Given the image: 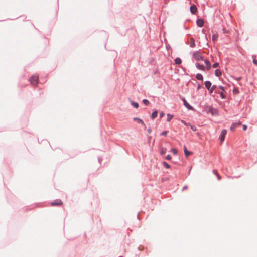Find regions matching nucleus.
I'll return each instance as SVG.
<instances>
[{
  "label": "nucleus",
  "mask_w": 257,
  "mask_h": 257,
  "mask_svg": "<svg viewBox=\"0 0 257 257\" xmlns=\"http://www.w3.org/2000/svg\"><path fill=\"white\" fill-rule=\"evenodd\" d=\"M193 58L196 61L203 60V56L198 51L194 52L193 53Z\"/></svg>",
  "instance_id": "obj_1"
},
{
  "label": "nucleus",
  "mask_w": 257,
  "mask_h": 257,
  "mask_svg": "<svg viewBox=\"0 0 257 257\" xmlns=\"http://www.w3.org/2000/svg\"><path fill=\"white\" fill-rule=\"evenodd\" d=\"M30 81L32 85H37L38 83V76L33 75L30 78Z\"/></svg>",
  "instance_id": "obj_2"
},
{
  "label": "nucleus",
  "mask_w": 257,
  "mask_h": 257,
  "mask_svg": "<svg viewBox=\"0 0 257 257\" xmlns=\"http://www.w3.org/2000/svg\"><path fill=\"white\" fill-rule=\"evenodd\" d=\"M227 131L226 130H223L221 131V135L220 136V140L221 143H222L225 139V135H226Z\"/></svg>",
  "instance_id": "obj_3"
},
{
  "label": "nucleus",
  "mask_w": 257,
  "mask_h": 257,
  "mask_svg": "<svg viewBox=\"0 0 257 257\" xmlns=\"http://www.w3.org/2000/svg\"><path fill=\"white\" fill-rule=\"evenodd\" d=\"M62 204H63V202L60 199L56 200L51 203V205L52 206H55V205L59 206V205H62Z\"/></svg>",
  "instance_id": "obj_4"
},
{
  "label": "nucleus",
  "mask_w": 257,
  "mask_h": 257,
  "mask_svg": "<svg viewBox=\"0 0 257 257\" xmlns=\"http://www.w3.org/2000/svg\"><path fill=\"white\" fill-rule=\"evenodd\" d=\"M241 124V122L239 121L238 123H233L231 126L230 129L231 130L234 131L236 127L240 125Z\"/></svg>",
  "instance_id": "obj_5"
},
{
  "label": "nucleus",
  "mask_w": 257,
  "mask_h": 257,
  "mask_svg": "<svg viewBox=\"0 0 257 257\" xmlns=\"http://www.w3.org/2000/svg\"><path fill=\"white\" fill-rule=\"evenodd\" d=\"M183 101V103H184V105L189 110H193V108L188 103V102L186 101V100L183 98L182 99Z\"/></svg>",
  "instance_id": "obj_6"
},
{
  "label": "nucleus",
  "mask_w": 257,
  "mask_h": 257,
  "mask_svg": "<svg viewBox=\"0 0 257 257\" xmlns=\"http://www.w3.org/2000/svg\"><path fill=\"white\" fill-rule=\"evenodd\" d=\"M197 10V7L195 5H193L190 7V11L192 14H195L196 13Z\"/></svg>",
  "instance_id": "obj_7"
},
{
  "label": "nucleus",
  "mask_w": 257,
  "mask_h": 257,
  "mask_svg": "<svg viewBox=\"0 0 257 257\" xmlns=\"http://www.w3.org/2000/svg\"><path fill=\"white\" fill-rule=\"evenodd\" d=\"M196 23L198 26L201 27L204 25V21L202 19H199L197 20Z\"/></svg>",
  "instance_id": "obj_8"
},
{
  "label": "nucleus",
  "mask_w": 257,
  "mask_h": 257,
  "mask_svg": "<svg viewBox=\"0 0 257 257\" xmlns=\"http://www.w3.org/2000/svg\"><path fill=\"white\" fill-rule=\"evenodd\" d=\"M205 87L209 90L211 86V83L209 81H206L204 83Z\"/></svg>",
  "instance_id": "obj_9"
},
{
  "label": "nucleus",
  "mask_w": 257,
  "mask_h": 257,
  "mask_svg": "<svg viewBox=\"0 0 257 257\" xmlns=\"http://www.w3.org/2000/svg\"><path fill=\"white\" fill-rule=\"evenodd\" d=\"M204 62L206 65L207 70H209L211 68V63L208 60H205Z\"/></svg>",
  "instance_id": "obj_10"
},
{
  "label": "nucleus",
  "mask_w": 257,
  "mask_h": 257,
  "mask_svg": "<svg viewBox=\"0 0 257 257\" xmlns=\"http://www.w3.org/2000/svg\"><path fill=\"white\" fill-rule=\"evenodd\" d=\"M184 151L185 153V156L187 157L190 155L192 154V153L190 151H188L186 148V146L184 147Z\"/></svg>",
  "instance_id": "obj_11"
},
{
  "label": "nucleus",
  "mask_w": 257,
  "mask_h": 257,
  "mask_svg": "<svg viewBox=\"0 0 257 257\" xmlns=\"http://www.w3.org/2000/svg\"><path fill=\"white\" fill-rule=\"evenodd\" d=\"M190 46L192 48H193L195 46V40L192 38L190 39Z\"/></svg>",
  "instance_id": "obj_12"
},
{
  "label": "nucleus",
  "mask_w": 257,
  "mask_h": 257,
  "mask_svg": "<svg viewBox=\"0 0 257 257\" xmlns=\"http://www.w3.org/2000/svg\"><path fill=\"white\" fill-rule=\"evenodd\" d=\"M196 66L198 69H199L200 70H204V66L202 65L199 64V63H196Z\"/></svg>",
  "instance_id": "obj_13"
},
{
  "label": "nucleus",
  "mask_w": 257,
  "mask_h": 257,
  "mask_svg": "<svg viewBox=\"0 0 257 257\" xmlns=\"http://www.w3.org/2000/svg\"><path fill=\"white\" fill-rule=\"evenodd\" d=\"M133 119L135 121H137V122L139 123H141V124H142L143 125H145L142 119H140V118H137V117H135V118H134Z\"/></svg>",
  "instance_id": "obj_14"
},
{
  "label": "nucleus",
  "mask_w": 257,
  "mask_h": 257,
  "mask_svg": "<svg viewBox=\"0 0 257 257\" xmlns=\"http://www.w3.org/2000/svg\"><path fill=\"white\" fill-rule=\"evenodd\" d=\"M196 79L202 81L203 79V76L202 75V74H199V73H198V74H197L196 75Z\"/></svg>",
  "instance_id": "obj_15"
},
{
  "label": "nucleus",
  "mask_w": 257,
  "mask_h": 257,
  "mask_svg": "<svg viewBox=\"0 0 257 257\" xmlns=\"http://www.w3.org/2000/svg\"><path fill=\"white\" fill-rule=\"evenodd\" d=\"M221 74L222 73L221 71L219 69H216L215 71V75L217 77L220 76L221 75Z\"/></svg>",
  "instance_id": "obj_16"
},
{
  "label": "nucleus",
  "mask_w": 257,
  "mask_h": 257,
  "mask_svg": "<svg viewBox=\"0 0 257 257\" xmlns=\"http://www.w3.org/2000/svg\"><path fill=\"white\" fill-rule=\"evenodd\" d=\"M218 35L217 33L214 34L212 36V40L214 42H215L218 39Z\"/></svg>",
  "instance_id": "obj_17"
},
{
  "label": "nucleus",
  "mask_w": 257,
  "mask_h": 257,
  "mask_svg": "<svg viewBox=\"0 0 257 257\" xmlns=\"http://www.w3.org/2000/svg\"><path fill=\"white\" fill-rule=\"evenodd\" d=\"M181 60L180 58H176L175 59V63L176 64H180L181 63Z\"/></svg>",
  "instance_id": "obj_18"
},
{
  "label": "nucleus",
  "mask_w": 257,
  "mask_h": 257,
  "mask_svg": "<svg viewBox=\"0 0 257 257\" xmlns=\"http://www.w3.org/2000/svg\"><path fill=\"white\" fill-rule=\"evenodd\" d=\"M157 115H158V112L157 110L153 112L152 114V119H154L155 118H156L157 116Z\"/></svg>",
  "instance_id": "obj_19"
},
{
  "label": "nucleus",
  "mask_w": 257,
  "mask_h": 257,
  "mask_svg": "<svg viewBox=\"0 0 257 257\" xmlns=\"http://www.w3.org/2000/svg\"><path fill=\"white\" fill-rule=\"evenodd\" d=\"M167 121H170L173 118V115H171L170 114H168L167 115Z\"/></svg>",
  "instance_id": "obj_20"
},
{
  "label": "nucleus",
  "mask_w": 257,
  "mask_h": 257,
  "mask_svg": "<svg viewBox=\"0 0 257 257\" xmlns=\"http://www.w3.org/2000/svg\"><path fill=\"white\" fill-rule=\"evenodd\" d=\"M166 151H167L166 148L163 147V148H162V149L161 150L160 154L161 155H164V154L166 153Z\"/></svg>",
  "instance_id": "obj_21"
},
{
  "label": "nucleus",
  "mask_w": 257,
  "mask_h": 257,
  "mask_svg": "<svg viewBox=\"0 0 257 257\" xmlns=\"http://www.w3.org/2000/svg\"><path fill=\"white\" fill-rule=\"evenodd\" d=\"M210 112H211V113H212V115H216V114H217V111L216 109H212L210 110Z\"/></svg>",
  "instance_id": "obj_22"
},
{
  "label": "nucleus",
  "mask_w": 257,
  "mask_h": 257,
  "mask_svg": "<svg viewBox=\"0 0 257 257\" xmlns=\"http://www.w3.org/2000/svg\"><path fill=\"white\" fill-rule=\"evenodd\" d=\"M216 85H213L212 87H210V90H209L210 93H212L213 92V91L216 89Z\"/></svg>",
  "instance_id": "obj_23"
},
{
  "label": "nucleus",
  "mask_w": 257,
  "mask_h": 257,
  "mask_svg": "<svg viewBox=\"0 0 257 257\" xmlns=\"http://www.w3.org/2000/svg\"><path fill=\"white\" fill-rule=\"evenodd\" d=\"M132 105L136 108H138V107H139V104L138 103H136V102H132L131 103Z\"/></svg>",
  "instance_id": "obj_24"
},
{
  "label": "nucleus",
  "mask_w": 257,
  "mask_h": 257,
  "mask_svg": "<svg viewBox=\"0 0 257 257\" xmlns=\"http://www.w3.org/2000/svg\"><path fill=\"white\" fill-rule=\"evenodd\" d=\"M163 164L164 166L166 168H170V166L167 163H166V162H164L163 163Z\"/></svg>",
  "instance_id": "obj_25"
},
{
  "label": "nucleus",
  "mask_w": 257,
  "mask_h": 257,
  "mask_svg": "<svg viewBox=\"0 0 257 257\" xmlns=\"http://www.w3.org/2000/svg\"><path fill=\"white\" fill-rule=\"evenodd\" d=\"M171 152L174 155H176L177 153V150L175 148H173L171 149Z\"/></svg>",
  "instance_id": "obj_26"
},
{
  "label": "nucleus",
  "mask_w": 257,
  "mask_h": 257,
  "mask_svg": "<svg viewBox=\"0 0 257 257\" xmlns=\"http://www.w3.org/2000/svg\"><path fill=\"white\" fill-rule=\"evenodd\" d=\"M143 102L144 103V104H145L146 105H148L149 104V101L147 99H144L143 100Z\"/></svg>",
  "instance_id": "obj_27"
},
{
  "label": "nucleus",
  "mask_w": 257,
  "mask_h": 257,
  "mask_svg": "<svg viewBox=\"0 0 257 257\" xmlns=\"http://www.w3.org/2000/svg\"><path fill=\"white\" fill-rule=\"evenodd\" d=\"M212 66L214 68H216L219 66V64L218 63H215Z\"/></svg>",
  "instance_id": "obj_28"
},
{
  "label": "nucleus",
  "mask_w": 257,
  "mask_h": 257,
  "mask_svg": "<svg viewBox=\"0 0 257 257\" xmlns=\"http://www.w3.org/2000/svg\"><path fill=\"white\" fill-rule=\"evenodd\" d=\"M233 93L235 94L238 93V90L237 89L235 88L233 90Z\"/></svg>",
  "instance_id": "obj_29"
},
{
  "label": "nucleus",
  "mask_w": 257,
  "mask_h": 257,
  "mask_svg": "<svg viewBox=\"0 0 257 257\" xmlns=\"http://www.w3.org/2000/svg\"><path fill=\"white\" fill-rule=\"evenodd\" d=\"M220 94L222 98L223 99L225 98V95L222 92L220 93Z\"/></svg>",
  "instance_id": "obj_30"
},
{
  "label": "nucleus",
  "mask_w": 257,
  "mask_h": 257,
  "mask_svg": "<svg viewBox=\"0 0 257 257\" xmlns=\"http://www.w3.org/2000/svg\"><path fill=\"white\" fill-rule=\"evenodd\" d=\"M191 126V128L193 131H196V128L195 126L194 125H190Z\"/></svg>",
  "instance_id": "obj_31"
},
{
  "label": "nucleus",
  "mask_w": 257,
  "mask_h": 257,
  "mask_svg": "<svg viewBox=\"0 0 257 257\" xmlns=\"http://www.w3.org/2000/svg\"><path fill=\"white\" fill-rule=\"evenodd\" d=\"M166 159L168 160H170L171 159V156L170 155H168L166 157Z\"/></svg>",
  "instance_id": "obj_32"
},
{
  "label": "nucleus",
  "mask_w": 257,
  "mask_h": 257,
  "mask_svg": "<svg viewBox=\"0 0 257 257\" xmlns=\"http://www.w3.org/2000/svg\"><path fill=\"white\" fill-rule=\"evenodd\" d=\"M167 134V131H164L161 133V135L162 136H166Z\"/></svg>",
  "instance_id": "obj_33"
},
{
  "label": "nucleus",
  "mask_w": 257,
  "mask_h": 257,
  "mask_svg": "<svg viewBox=\"0 0 257 257\" xmlns=\"http://www.w3.org/2000/svg\"><path fill=\"white\" fill-rule=\"evenodd\" d=\"M253 63L255 64V65H257V60L255 59H254L253 60Z\"/></svg>",
  "instance_id": "obj_34"
},
{
  "label": "nucleus",
  "mask_w": 257,
  "mask_h": 257,
  "mask_svg": "<svg viewBox=\"0 0 257 257\" xmlns=\"http://www.w3.org/2000/svg\"><path fill=\"white\" fill-rule=\"evenodd\" d=\"M164 116V113L163 112H161L160 113V117H163Z\"/></svg>",
  "instance_id": "obj_35"
},
{
  "label": "nucleus",
  "mask_w": 257,
  "mask_h": 257,
  "mask_svg": "<svg viewBox=\"0 0 257 257\" xmlns=\"http://www.w3.org/2000/svg\"><path fill=\"white\" fill-rule=\"evenodd\" d=\"M246 128H247V126L246 125H243V130L244 131H245L246 130Z\"/></svg>",
  "instance_id": "obj_36"
},
{
  "label": "nucleus",
  "mask_w": 257,
  "mask_h": 257,
  "mask_svg": "<svg viewBox=\"0 0 257 257\" xmlns=\"http://www.w3.org/2000/svg\"><path fill=\"white\" fill-rule=\"evenodd\" d=\"M219 88L221 89L222 91H224V87L222 86H219Z\"/></svg>",
  "instance_id": "obj_37"
},
{
  "label": "nucleus",
  "mask_w": 257,
  "mask_h": 257,
  "mask_svg": "<svg viewBox=\"0 0 257 257\" xmlns=\"http://www.w3.org/2000/svg\"><path fill=\"white\" fill-rule=\"evenodd\" d=\"M216 175H217V177L218 179L219 180H220L221 179V176L219 174H216Z\"/></svg>",
  "instance_id": "obj_38"
},
{
  "label": "nucleus",
  "mask_w": 257,
  "mask_h": 257,
  "mask_svg": "<svg viewBox=\"0 0 257 257\" xmlns=\"http://www.w3.org/2000/svg\"><path fill=\"white\" fill-rule=\"evenodd\" d=\"M213 173H214V174H215V175H216V174H217V171H216L215 170H214L213 171Z\"/></svg>",
  "instance_id": "obj_39"
},
{
  "label": "nucleus",
  "mask_w": 257,
  "mask_h": 257,
  "mask_svg": "<svg viewBox=\"0 0 257 257\" xmlns=\"http://www.w3.org/2000/svg\"><path fill=\"white\" fill-rule=\"evenodd\" d=\"M181 122H182L183 123H184V124H185V125H186V124H187V123H186L184 120H181Z\"/></svg>",
  "instance_id": "obj_40"
},
{
  "label": "nucleus",
  "mask_w": 257,
  "mask_h": 257,
  "mask_svg": "<svg viewBox=\"0 0 257 257\" xmlns=\"http://www.w3.org/2000/svg\"><path fill=\"white\" fill-rule=\"evenodd\" d=\"M148 133H151V129H150V128H148Z\"/></svg>",
  "instance_id": "obj_41"
}]
</instances>
